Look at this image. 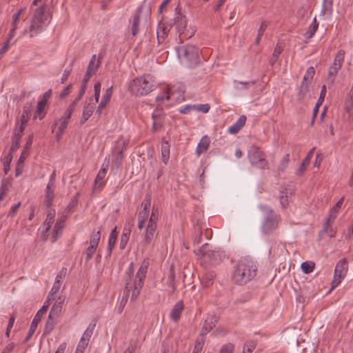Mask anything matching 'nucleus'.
<instances>
[{
    "mask_svg": "<svg viewBox=\"0 0 353 353\" xmlns=\"http://www.w3.org/2000/svg\"><path fill=\"white\" fill-rule=\"evenodd\" d=\"M292 195V191L289 186L280 187V203L283 208H285L289 203V198Z\"/></svg>",
    "mask_w": 353,
    "mask_h": 353,
    "instance_id": "nucleus-16",
    "label": "nucleus"
},
{
    "mask_svg": "<svg viewBox=\"0 0 353 353\" xmlns=\"http://www.w3.org/2000/svg\"><path fill=\"white\" fill-rule=\"evenodd\" d=\"M105 175L106 174L105 173L104 170L100 169L94 180V190L101 189L103 187V185H105L103 179L105 178Z\"/></svg>",
    "mask_w": 353,
    "mask_h": 353,
    "instance_id": "nucleus-30",
    "label": "nucleus"
},
{
    "mask_svg": "<svg viewBox=\"0 0 353 353\" xmlns=\"http://www.w3.org/2000/svg\"><path fill=\"white\" fill-rule=\"evenodd\" d=\"M117 227H114L110 232L109 239H108V255L110 256L112 253V250L117 242L118 232L117 231Z\"/></svg>",
    "mask_w": 353,
    "mask_h": 353,
    "instance_id": "nucleus-28",
    "label": "nucleus"
},
{
    "mask_svg": "<svg viewBox=\"0 0 353 353\" xmlns=\"http://www.w3.org/2000/svg\"><path fill=\"white\" fill-rule=\"evenodd\" d=\"M173 89L168 88L163 92L156 97L157 101H162L164 99L169 100L172 94Z\"/></svg>",
    "mask_w": 353,
    "mask_h": 353,
    "instance_id": "nucleus-36",
    "label": "nucleus"
},
{
    "mask_svg": "<svg viewBox=\"0 0 353 353\" xmlns=\"http://www.w3.org/2000/svg\"><path fill=\"white\" fill-rule=\"evenodd\" d=\"M48 307V304L44 305L41 307V308L37 312L34 318L33 319L30 327L28 330V333L24 339L23 343H27L30 339L32 337V334L34 333L38 323L40 322L43 314L47 311Z\"/></svg>",
    "mask_w": 353,
    "mask_h": 353,
    "instance_id": "nucleus-11",
    "label": "nucleus"
},
{
    "mask_svg": "<svg viewBox=\"0 0 353 353\" xmlns=\"http://www.w3.org/2000/svg\"><path fill=\"white\" fill-rule=\"evenodd\" d=\"M302 271L305 274L311 273L315 267V263L312 261H305L301 264Z\"/></svg>",
    "mask_w": 353,
    "mask_h": 353,
    "instance_id": "nucleus-37",
    "label": "nucleus"
},
{
    "mask_svg": "<svg viewBox=\"0 0 353 353\" xmlns=\"http://www.w3.org/2000/svg\"><path fill=\"white\" fill-rule=\"evenodd\" d=\"M165 114L163 112V108L157 106L152 114V130L153 132L159 131L162 129L165 124Z\"/></svg>",
    "mask_w": 353,
    "mask_h": 353,
    "instance_id": "nucleus-9",
    "label": "nucleus"
},
{
    "mask_svg": "<svg viewBox=\"0 0 353 353\" xmlns=\"http://www.w3.org/2000/svg\"><path fill=\"white\" fill-rule=\"evenodd\" d=\"M100 62L101 61L98 60L96 63H89L86 72H88L93 74H95L99 68Z\"/></svg>",
    "mask_w": 353,
    "mask_h": 353,
    "instance_id": "nucleus-54",
    "label": "nucleus"
},
{
    "mask_svg": "<svg viewBox=\"0 0 353 353\" xmlns=\"http://www.w3.org/2000/svg\"><path fill=\"white\" fill-rule=\"evenodd\" d=\"M205 343L204 337H198L194 347L192 353H200Z\"/></svg>",
    "mask_w": 353,
    "mask_h": 353,
    "instance_id": "nucleus-43",
    "label": "nucleus"
},
{
    "mask_svg": "<svg viewBox=\"0 0 353 353\" xmlns=\"http://www.w3.org/2000/svg\"><path fill=\"white\" fill-rule=\"evenodd\" d=\"M318 26L319 23L316 21V17H314L312 23L310 26L309 29L306 32L307 38L310 39L314 36V34H315L316 31L318 29Z\"/></svg>",
    "mask_w": 353,
    "mask_h": 353,
    "instance_id": "nucleus-35",
    "label": "nucleus"
},
{
    "mask_svg": "<svg viewBox=\"0 0 353 353\" xmlns=\"http://www.w3.org/2000/svg\"><path fill=\"white\" fill-rule=\"evenodd\" d=\"M170 145L168 141H163L161 143V157L162 161L166 164L170 158Z\"/></svg>",
    "mask_w": 353,
    "mask_h": 353,
    "instance_id": "nucleus-29",
    "label": "nucleus"
},
{
    "mask_svg": "<svg viewBox=\"0 0 353 353\" xmlns=\"http://www.w3.org/2000/svg\"><path fill=\"white\" fill-rule=\"evenodd\" d=\"M348 270V263L345 258L341 259L336 264L334 270V279L332 283V289L337 287L343 279Z\"/></svg>",
    "mask_w": 353,
    "mask_h": 353,
    "instance_id": "nucleus-7",
    "label": "nucleus"
},
{
    "mask_svg": "<svg viewBox=\"0 0 353 353\" xmlns=\"http://www.w3.org/2000/svg\"><path fill=\"white\" fill-rule=\"evenodd\" d=\"M278 224L279 220L277 214L272 210H270L262 223V233L265 235L271 234L276 230Z\"/></svg>",
    "mask_w": 353,
    "mask_h": 353,
    "instance_id": "nucleus-6",
    "label": "nucleus"
},
{
    "mask_svg": "<svg viewBox=\"0 0 353 353\" xmlns=\"http://www.w3.org/2000/svg\"><path fill=\"white\" fill-rule=\"evenodd\" d=\"M155 87L150 75L143 76L134 79L128 87V90L137 96L145 95L152 92Z\"/></svg>",
    "mask_w": 353,
    "mask_h": 353,
    "instance_id": "nucleus-3",
    "label": "nucleus"
},
{
    "mask_svg": "<svg viewBox=\"0 0 353 353\" xmlns=\"http://www.w3.org/2000/svg\"><path fill=\"white\" fill-rule=\"evenodd\" d=\"M54 188H55V184L52 183H48L46 189V196H45V201L44 204L46 206V208H49L52 205V201L54 197Z\"/></svg>",
    "mask_w": 353,
    "mask_h": 353,
    "instance_id": "nucleus-19",
    "label": "nucleus"
},
{
    "mask_svg": "<svg viewBox=\"0 0 353 353\" xmlns=\"http://www.w3.org/2000/svg\"><path fill=\"white\" fill-rule=\"evenodd\" d=\"M130 232H131L130 228H127L126 227L124 228L123 233L121 236V241H120V244H119V247H120L121 250H123L125 248V246L129 241Z\"/></svg>",
    "mask_w": 353,
    "mask_h": 353,
    "instance_id": "nucleus-33",
    "label": "nucleus"
},
{
    "mask_svg": "<svg viewBox=\"0 0 353 353\" xmlns=\"http://www.w3.org/2000/svg\"><path fill=\"white\" fill-rule=\"evenodd\" d=\"M218 319L216 315L208 316L203 323L199 337H204V335L210 332L216 326Z\"/></svg>",
    "mask_w": 353,
    "mask_h": 353,
    "instance_id": "nucleus-13",
    "label": "nucleus"
},
{
    "mask_svg": "<svg viewBox=\"0 0 353 353\" xmlns=\"http://www.w3.org/2000/svg\"><path fill=\"white\" fill-rule=\"evenodd\" d=\"M169 29L165 24L159 23L157 30V37L158 43L160 44L163 43L167 37Z\"/></svg>",
    "mask_w": 353,
    "mask_h": 353,
    "instance_id": "nucleus-26",
    "label": "nucleus"
},
{
    "mask_svg": "<svg viewBox=\"0 0 353 353\" xmlns=\"http://www.w3.org/2000/svg\"><path fill=\"white\" fill-rule=\"evenodd\" d=\"M133 290H134V282L126 280L123 296H125V297L128 299V297L130 295V293L133 292Z\"/></svg>",
    "mask_w": 353,
    "mask_h": 353,
    "instance_id": "nucleus-47",
    "label": "nucleus"
},
{
    "mask_svg": "<svg viewBox=\"0 0 353 353\" xmlns=\"http://www.w3.org/2000/svg\"><path fill=\"white\" fill-rule=\"evenodd\" d=\"M256 347V343L254 341H248L245 343L243 353H252Z\"/></svg>",
    "mask_w": 353,
    "mask_h": 353,
    "instance_id": "nucleus-49",
    "label": "nucleus"
},
{
    "mask_svg": "<svg viewBox=\"0 0 353 353\" xmlns=\"http://www.w3.org/2000/svg\"><path fill=\"white\" fill-rule=\"evenodd\" d=\"M210 110V105L208 104H200L196 105V111L207 113Z\"/></svg>",
    "mask_w": 353,
    "mask_h": 353,
    "instance_id": "nucleus-61",
    "label": "nucleus"
},
{
    "mask_svg": "<svg viewBox=\"0 0 353 353\" xmlns=\"http://www.w3.org/2000/svg\"><path fill=\"white\" fill-rule=\"evenodd\" d=\"M112 94V87H110L106 90L105 94L102 97L101 102L107 105L109 103V101H110Z\"/></svg>",
    "mask_w": 353,
    "mask_h": 353,
    "instance_id": "nucleus-48",
    "label": "nucleus"
},
{
    "mask_svg": "<svg viewBox=\"0 0 353 353\" xmlns=\"http://www.w3.org/2000/svg\"><path fill=\"white\" fill-rule=\"evenodd\" d=\"M95 326L96 323H90L85 330V331L84 332L81 339H83L84 340L89 341L91 336L93 334Z\"/></svg>",
    "mask_w": 353,
    "mask_h": 353,
    "instance_id": "nucleus-41",
    "label": "nucleus"
},
{
    "mask_svg": "<svg viewBox=\"0 0 353 353\" xmlns=\"http://www.w3.org/2000/svg\"><path fill=\"white\" fill-rule=\"evenodd\" d=\"M157 223H148L144 236V241L146 244H150L153 242L155 236L157 234Z\"/></svg>",
    "mask_w": 353,
    "mask_h": 353,
    "instance_id": "nucleus-14",
    "label": "nucleus"
},
{
    "mask_svg": "<svg viewBox=\"0 0 353 353\" xmlns=\"http://www.w3.org/2000/svg\"><path fill=\"white\" fill-rule=\"evenodd\" d=\"M248 159L251 165L261 170L268 169V161L265 152L259 147L252 145L248 151Z\"/></svg>",
    "mask_w": 353,
    "mask_h": 353,
    "instance_id": "nucleus-4",
    "label": "nucleus"
},
{
    "mask_svg": "<svg viewBox=\"0 0 353 353\" xmlns=\"http://www.w3.org/2000/svg\"><path fill=\"white\" fill-rule=\"evenodd\" d=\"M210 143V137L207 135L203 136L196 148L195 153L196 156L200 157L203 153H205L208 150Z\"/></svg>",
    "mask_w": 353,
    "mask_h": 353,
    "instance_id": "nucleus-18",
    "label": "nucleus"
},
{
    "mask_svg": "<svg viewBox=\"0 0 353 353\" xmlns=\"http://www.w3.org/2000/svg\"><path fill=\"white\" fill-rule=\"evenodd\" d=\"M214 275L212 273H207L203 276V283L205 287H209L212 283Z\"/></svg>",
    "mask_w": 353,
    "mask_h": 353,
    "instance_id": "nucleus-56",
    "label": "nucleus"
},
{
    "mask_svg": "<svg viewBox=\"0 0 353 353\" xmlns=\"http://www.w3.org/2000/svg\"><path fill=\"white\" fill-rule=\"evenodd\" d=\"M345 52L342 50H339L336 53L334 62L330 67L328 70L327 81L330 84H332L335 77L337 74L339 70L341 69L342 63L344 60Z\"/></svg>",
    "mask_w": 353,
    "mask_h": 353,
    "instance_id": "nucleus-8",
    "label": "nucleus"
},
{
    "mask_svg": "<svg viewBox=\"0 0 353 353\" xmlns=\"http://www.w3.org/2000/svg\"><path fill=\"white\" fill-rule=\"evenodd\" d=\"M310 83L303 81L299 87L297 97L299 100H303L309 92V87Z\"/></svg>",
    "mask_w": 353,
    "mask_h": 353,
    "instance_id": "nucleus-32",
    "label": "nucleus"
},
{
    "mask_svg": "<svg viewBox=\"0 0 353 353\" xmlns=\"http://www.w3.org/2000/svg\"><path fill=\"white\" fill-rule=\"evenodd\" d=\"M42 21L32 20L31 21V24L30 26V32H31L30 37H32L34 35L38 34L41 32L43 30Z\"/></svg>",
    "mask_w": 353,
    "mask_h": 353,
    "instance_id": "nucleus-27",
    "label": "nucleus"
},
{
    "mask_svg": "<svg viewBox=\"0 0 353 353\" xmlns=\"http://www.w3.org/2000/svg\"><path fill=\"white\" fill-rule=\"evenodd\" d=\"M315 148H312L307 153V156L303 160L301 165L297 170V174L301 175L306 170L307 167L309 165L310 163L311 158L313 156V154L315 150Z\"/></svg>",
    "mask_w": 353,
    "mask_h": 353,
    "instance_id": "nucleus-24",
    "label": "nucleus"
},
{
    "mask_svg": "<svg viewBox=\"0 0 353 353\" xmlns=\"http://www.w3.org/2000/svg\"><path fill=\"white\" fill-rule=\"evenodd\" d=\"M46 106V105L43 103V102L39 101L37 105L36 111L34 112V117H36L38 115L39 119H42L45 116V113L43 112V111Z\"/></svg>",
    "mask_w": 353,
    "mask_h": 353,
    "instance_id": "nucleus-40",
    "label": "nucleus"
},
{
    "mask_svg": "<svg viewBox=\"0 0 353 353\" xmlns=\"http://www.w3.org/2000/svg\"><path fill=\"white\" fill-rule=\"evenodd\" d=\"M208 244L205 243L203 245V248L200 250V251L203 253V255H206L211 260L213 263H218L221 260V254L219 251L211 250L208 252L204 251V247L207 246Z\"/></svg>",
    "mask_w": 353,
    "mask_h": 353,
    "instance_id": "nucleus-25",
    "label": "nucleus"
},
{
    "mask_svg": "<svg viewBox=\"0 0 353 353\" xmlns=\"http://www.w3.org/2000/svg\"><path fill=\"white\" fill-rule=\"evenodd\" d=\"M94 108V103L92 102L88 103L84 105L82 116L79 121L81 125H83L85 121L88 120V119L92 114Z\"/></svg>",
    "mask_w": 353,
    "mask_h": 353,
    "instance_id": "nucleus-21",
    "label": "nucleus"
},
{
    "mask_svg": "<svg viewBox=\"0 0 353 353\" xmlns=\"http://www.w3.org/2000/svg\"><path fill=\"white\" fill-rule=\"evenodd\" d=\"M44 11L43 6H41L36 9L32 20L44 21Z\"/></svg>",
    "mask_w": 353,
    "mask_h": 353,
    "instance_id": "nucleus-39",
    "label": "nucleus"
},
{
    "mask_svg": "<svg viewBox=\"0 0 353 353\" xmlns=\"http://www.w3.org/2000/svg\"><path fill=\"white\" fill-rule=\"evenodd\" d=\"M290 162V154H286L281 160L278 167H277V172L280 174L281 172H283L287 168L288 163Z\"/></svg>",
    "mask_w": 353,
    "mask_h": 353,
    "instance_id": "nucleus-34",
    "label": "nucleus"
},
{
    "mask_svg": "<svg viewBox=\"0 0 353 353\" xmlns=\"http://www.w3.org/2000/svg\"><path fill=\"white\" fill-rule=\"evenodd\" d=\"M234 350V345L231 343H228L222 346L219 353H233Z\"/></svg>",
    "mask_w": 353,
    "mask_h": 353,
    "instance_id": "nucleus-52",
    "label": "nucleus"
},
{
    "mask_svg": "<svg viewBox=\"0 0 353 353\" xmlns=\"http://www.w3.org/2000/svg\"><path fill=\"white\" fill-rule=\"evenodd\" d=\"M60 286H61V283H57L56 281H54L53 287L51 290L50 293L49 294V295L48 296V299H47L46 302H48V301L50 300L51 299H54V294H56L59 290Z\"/></svg>",
    "mask_w": 353,
    "mask_h": 353,
    "instance_id": "nucleus-51",
    "label": "nucleus"
},
{
    "mask_svg": "<svg viewBox=\"0 0 353 353\" xmlns=\"http://www.w3.org/2000/svg\"><path fill=\"white\" fill-rule=\"evenodd\" d=\"M142 8H138L132 17V24L130 28V32L132 37H135L139 32V26L140 23V17Z\"/></svg>",
    "mask_w": 353,
    "mask_h": 353,
    "instance_id": "nucleus-17",
    "label": "nucleus"
},
{
    "mask_svg": "<svg viewBox=\"0 0 353 353\" xmlns=\"http://www.w3.org/2000/svg\"><path fill=\"white\" fill-rule=\"evenodd\" d=\"M15 318H16V315L14 313H13L9 320H8V325H7V328H6V335L7 337H9L10 336V332L13 326V324L14 323V321H15Z\"/></svg>",
    "mask_w": 353,
    "mask_h": 353,
    "instance_id": "nucleus-53",
    "label": "nucleus"
},
{
    "mask_svg": "<svg viewBox=\"0 0 353 353\" xmlns=\"http://www.w3.org/2000/svg\"><path fill=\"white\" fill-rule=\"evenodd\" d=\"M94 99H95V101L97 103L99 101V97H100V91H101V83L100 82H97L94 84Z\"/></svg>",
    "mask_w": 353,
    "mask_h": 353,
    "instance_id": "nucleus-60",
    "label": "nucleus"
},
{
    "mask_svg": "<svg viewBox=\"0 0 353 353\" xmlns=\"http://www.w3.org/2000/svg\"><path fill=\"white\" fill-rule=\"evenodd\" d=\"M176 50L181 62L187 67L192 68L199 63L200 51L196 46L188 44L177 48Z\"/></svg>",
    "mask_w": 353,
    "mask_h": 353,
    "instance_id": "nucleus-2",
    "label": "nucleus"
},
{
    "mask_svg": "<svg viewBox=\"0 0 353 353\" xmlns=\"http://www.w3.org/2000/svg\"><path fill=\"white\" fill-rule=\"evenodd\" d=\"M181 8L180 6H176V8H175L176 16L174 17V24L176 26L177 32L179 34H181V32L185 29L187 25L185 17L181 14Z\"/></svg>",
    "mask_w": 353,
    "mask_h": 353,
    "instance_id": "nucleus-12",
    "label": "nucleus"
},
{
    "mask_svg": "<svg viewBox=\"0 0 353 353\" xmlns=\"http://www.w3.org/2000/svg\"><path fill=\"white\" fill-rule=\"evenodd\" d=\"M54 318L50 319V315L48 316V319L46 323L44 328V334L48 335L54 329V321L53 320Z\"/></svg>",
    "mask_w": 353,
    "mask_h": 353,
    "instance_id": "nucleus-45",
    "label": "nucleus"
},
{
    "mask_svg": "<svg viewBox=\"0 0 353 353\" xmlns=\"http://www.w3.org/2000/svg\"><path fill=\"white\" fill-rule=\"evenodd\" d=\"M314 72V68L312 66L309 67L303 77V81L311 83V80L313 79Z\"/></svg>",
    "mask_w": 353,
    "mask_h": 353,
    "instance_id": "nucleus-46",
    "label": "nucleus"
},
{
    "mask_svg": "<svg viewBox=\"0 0 353 353\" xmlns=\"http://www.w3.org/2000/svg\"><path fill=\"white\" fill-rule=\"evenodd\" d=\"M331 219H332V218H330V216L329 218L327 219V221L325 223V224L323 225V229L322 230L323 232H327L329 234L330 232V230L331 231L332 230V228H331Z\"/></svg>",
    "mask_w": 353,
    "mask_h": 353,
    "instance_id": "nucleus-64",
    "label": "nucleus"
},
{
    "mask_svg": "<svg viewBox=\"0 0 353 353\" xmlns=\"http://www.w3.org/2000/svg\"><path fill=\"white\" fill-rule=\"evenodd\" d=\"M343 201L344 197L341 198L339 201L332 207L330 214V218H332V219H335L336 214L339 212V210L341 208V205L343 204Z\"/></svg>",
    "mask_w": 353,
    "mask_h": 353,
    "instance_id": "nucleus-42",
    "label": "nucleus"
},
{
    "mask_svg": "<svg viewBox=\"0 0 353 353\" xmlns=\"http://www.w3.org/2000/svg\"><path fill=\"white\" fill-rule=\"evenodd\" d=\"M66 219L65 216H62L59 221H57L54 227V234L52 235V242H55L57 237L61 235V231L64 227V223Z\"/></svg>",
    "mask_w": 353,
    "mask_h": 353,
    "instance_id": "nucleus-23",
    "label": "nucleus"
},
{
    "mask_svg": "<svg viewBox=\"0 0 353 353\" xmlns=\"http://www.w3.org/2000/svg\"><path fill=\"white\" fill-rule=\"evenodd\" d=\"M256 266L252 261L246 258L242 259L235 266L232 279L237 284H245L256 276Z\"/></svg>",
    "mask_w": 353,
    "mask_h": 353,
    "instance_id": "nucleus-1",
    "label": "nucleus"
},
{
    "mask_svg": "<svg viewBox=\"0 0 353 353\" xmlns=\"http://www.w3.org/2000/svg\"><path fill=\"white\" fill-rule=\"evenodd\" d=\"M266 28H267V24L265 22H262L259 27V29L258 30V35H257L256 41H255L256 44L259 43L261 38L263 35V33H264L265 30H266Z\"/></svg>",
    "mask_w": 353,
    "mask_h": 353,
    "instance_id": "nucleus-50",
    "label": "nucleus"
},
{
    "mask_svg": "<svg viewBox=\"0 0 353 353\" xmlns=\"http://www.w3.org/2000/svg\"><path fill=\"white\" fill-rule=\"evenodd\" d=\"M101 238V230H99L97 232H93L90 239V245L85 250V261H88L90 260L94 252H96V249L98 246L99 242Z\"/></svg>",
    "mask_w": 353,
    "mask_h": 353,
    "instance_id": "nucleus-10",
    "label": "nucleus"
},
{
    "mask_svg": "<svg viewBox=\"0 0 353 353\" xmlns=\"http://www.w3.org/2000/svg\"><path fill=\"white\" fill-rule=\"evenodd\" d=\"M157 220H158V210H157V209H155L154 207H153L148 223H157Z\"/></svg>",
    "mask_w": 353,
    "mask_h": 353,
    "instance_id": "nucleus-58",
    "label": "nucleus"
},
{
    "mask_svg": "<svg viewBox=\"0 0 353 353\" xmlns=\"http://www.w3.org/2000/svg\"><path fill=\"white\" fill-rule=\"evenodd\" d=\"M241 128V127L235 123L228 128V132L232 134H235L238 133Z\"/></svg>",
    "mask_w": 353,
    "mask_h": 353,
    "instance_id": "nucleus-63",
    "label": "nucleus"
},
{
    "mask_svg": "<svg viewBox=\"0 0 353 353\" xmlns=\"http://www.w3.org/2000/svg\"><path fill=\"white\" fill-rule=\"evenodd\" d=\"M26 9L25 8H20L17 13L13 14L12 17V24H17V22L19 21V17L21 15H22L25 12Z\"/></svg>",
    "mask_w": 353,
    "mask_h": 353,
    "instance_id": "nucleus-59",
    "label": "nucleus"
},
{
    "mask_svg": "<svg viewBox=\"0 0 353 353\" xmlns=\"http://www.w3.org/2000/svg\"><path fill=\"white\" fill-rule=\"evenodd\" d=\"M79 195V193H77L76 194V196H74L70 201V203H68V206H67V209L68 211H70L72 210V209L77 206V203H78V199H77V196Z\"/></svg>",
    "mask_w": 353,
    "mask_h": 353,
    "instance_id": "nucleus-62",
    "label": "nucleus"
},
{
    "mask_svg": "<svg viewBox=\"0 0 353 353\" xmlns=\"http://www.w3.org/2000/svg\"><path fill=\"white\" fill-rule=\"evenodd\" d=\"M192 111H196V105H187L179 110L181 114H189Z\"/></svg>",
    "mask_w": 353,
    "mask_h": 353,
    "instance_id": "nucleus-55",
    "label": "nucleus"
},
{
    "mask_svg": "<svg viewBox=\"0 0 353 353\" xmlns=\"http://www.w3.org/2000/svg\"><path fill=\"white\" fill-rule=\"evenodd\" d=\"M32 112L31 104L26 103L23 107V112L21 116L20 120H18L19 123L27 126L28 122L30 118Z\"/></svg>",
    "mask_w": 353,
    "mask_h": 353,
    "instance_id": "nucleus-22",
    "label": "nucleus"
},
{
    "mask_svg": "<svg viewBox=\"0 0 353 353\" xmlns=\"http://www.w3.org/2000/svg\"><path fill=\"white\" fill-rule=\"evenodd\" d=\"M64 298L58 297L50 312V319L57 317L61 312Z\"/></svg>",
    "mask_w": 353,
    "mask_h": 353,
    "instance_id": "nucleus-20",
    "label": "nucleus"
},
{
    "mask_svg": "<svg viewBox=\"0 0 353 353\" xmlns=\"http://www.w3.org/2000/svg\"><path fill=\"white\" fill-rule=\"evenodd\" d=\"M12 161V156L8 154L6 157V161L3 163V171L5 174H7L10 170V163Z\"/></svg>",
    "mask_w": 353,
    "mask_h": 353,
    "instance_id": "nucleus-57",
    "label": "nucleus"
},
{
    "mask_svg": "<svg viewBox=\"0 0 353 353\" xmlns=\"http://www.w3.org/2000/svg\"><path fill=\"white\" fill-rule=\"evenodd\" d=\"M184 310V304L182 301H178L171 310L170 317L175 323L178 322Z\"/></svg>",
    "mask_w": 353,
    "mask_h": 353,
    "instance_id": "nucleus-15",
    "label": "nucleus"
},
{
    "mask_svg": "<svg viewBox=\"0 0 353 353\" xmlns=\"http://www.w3.org/2000/svg\"><path fill=\"white\" fill-rule=\"evenodd\" d=\"M26 125L19 123V121H17L15 127L13 130V135L22 137L23 131L26 129Z\"/></svg>",
    "mask_w": 353,
    "mask_h": 353,
    "instance_id": "nucleus-38",
    "label": "nucleus"
},
{
    "mask_svg": "<svg viewBox=\"0 0 353 353\" xmlns=\"http://www.w3.org/2000/svg\"><path fill=\"white\" fill-rule=\"evenodd\" d=\"M54 215H55L54 210H50L48 212L46 219L43 223L44 228L43 230V233H46L50 230L51 224L53 223V222H54Z\"/></svg>",
    "mask_w": 353,
    "mask_h": 353,
    "instance_id": "nucleus-31",
    "label": "nucleus"
},
{
    "mask_svg": "<svg viewBox=\"0 0 353 353\" xmlns=\"http://www.w3.org/2000/svg\"><path fill=\"white\" fill-rule=\"evenodd\" d=\"M148 262L147 261L144 260L142 262V263L137 273L136 277L133 281L134 282V290H133L132 294H131V301H134V300H136L140 294V292L143 285V281L145 278V274H146V272L148 270Z\"/></svg>",
    "mask_w": 353,
    "mask_h": 353,
    "instance_id": "nucleus-5",
    "label": "nucleus"
},
{
    "mask_svg": "<svg viewBox=\"0 0 353 353\" xmlns=\"http://www.w3.org/2000/svg\"><path fill=\"white\" fill-rule=\"evenodd\" d=\"M148 214L147 211H140L139 213L138 228L141 230L143 228L144 222L147 220Z\"/></svg>",
    "mask_w": 353,
    "mask_h": 353,
    "instance_id": "nucleus-44",
    "label": "nucleus"
}]
</instances>
